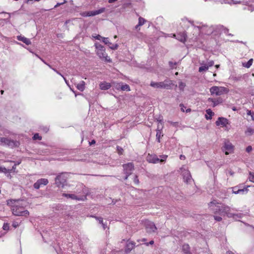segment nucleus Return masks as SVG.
<instances>
[{
	"instance_id": "obj_1",
	"label": "nucleus",
	"mask_w": 254,
	"mask_h": 254,
	"mask_svg": "<svg viewBox=\"0 0 254 254\" xmlns=\"http://www.w3.org/2000/svg\"><path fill=\"white\" fill-rule=\"evenodd\" d=\"M25 205L23 203V201L14 205L11 208L12 213L16 216H27L29 212L27 210H24Z\"/></svg>"
},
{
	"instance_id": "obj_2",
	"label": "nucleus",
	"mask_w": 254,
	"mask_h": 254,
	"mask_svg": "<svg viewBox=\"0 0 254 254\" xmlns=\"http://www.w3.org/2000/svg\"><path fill=\"white\" fill-rule=\"evenodd\" d=\"M215 213H218L220 215H226L228 217H234L235 214L231 213V209L228 206L220 203V205H217L216 208L213 209Z\"/></svg>"
},
{
	"instance_id": "obj_3",
	"label": "nucleus",
	"mask_w": 254,
	"mask_h": 254,
	"mask_svg": "<svg viewBox=\"0 0 254 254\" xmlns=\"http://www.w3.org/2000/svg\"><path fill=\"white\" fill-rule=\"evenodd\" d=\"M95 46L97 50L96 54L100 59L104 60L105 61L109 63L112 62L111 60L105 52V48L104 46L96 43L95 44Z\"/></svg>"
},
{
	"instance_id": "obj_4",
	"label": "nucleus",
	"mask_w": 254,
	"mask_h": 254,
	"mask_svg": "<svg viewBox=\"0 0 254 254\" xmlns=\"http://www.w3.org/2000/svg\"><path fill=\"white\" fill-rule=\"evenodd\" d=\"M67 174L66 173L59 174L55 178V184L59 188H64L67 185Z\"/></svg>"
},
{
	"instance_id": "obj_5",
	"label": "nucleus",
	"mask_w": 254,
	"mask_h": 254,
	"mask_svg": "<svg viewBox=\"0 0 254 254\" xmlns=\"http://www.w3.org/2000/svg\"><path fill=\"white\" fill-rule=\"evenodd\" d=\"M161 158H159L155 154H148L146 157L147 161L149 163H164L167 158V155H160Z\"/></svg>"
},
{
	"instance_id": "obj_6",
	"label": "nucleus",
	"mask_w": 254,
	"mask_h": 254,
	"mask_svg": "<svg viewBox=\"0 0 254 254\" xmlns=\"http://www.w3.org/2000/svg\"><path fill=\"white\" fill-rule=\"evenodd\" d=\"M211 95L215 94L217 96L221 95L228 92V89L224 87L212 86L210 89Z\"/></svg>"
},
{
	"instance_id": "obj_7",
	"label": "nucleus",
	"mask_w": 254,
	"mask_h": 254,
	"mask_svg": "<svg viewBox=\"0 0 254 254\" xmlns=\"http://www.w3.org/2000/svg\"><path fill=\"white\" fill-rule=\"evenodd\" d=\"M167 81L165 80L164 82H155L151 81L150 85L151 87L156 88H163V89H170L171 88V84L166 83Z\"/></svg>"
},
{
	"instance_id": "obj_8",
	"label": "nucleus",
	"mask_w": 254,
	"mask_h": 254,
	"mask_svg": "<svg viewBox=\"0 0 254 254\" xmlns=\"http://www.w3.org/2000/svg\"><path fill=\"white\" fill-rule=\"evenodd\" d=\"M105 10L106 8L105 7H102L96 10L85 11L82 13V15L83 16H93L105 12Z\"/></svg>"
},
{
	"instance_id": "obj_9",
	"label": "nucleus",
	"mask_w": 254,
	"mask_h": 254,
	"mask_svg": "<svg viewBox=\"0 0 254 254\" xmlns=\"http://www.w3.org/2000/svg\"><path fill=\"white\" fill-rule=\"evenodd\" d=\"M124 168V173L125 175L130 176L132 172L134 170V165L132 163H128L123 165Z\"/></svg>"
},
{
	"instance_id": "obj_10",
	"label": "nucleus",
	"mask_w": 254,
	"mask_h": 254,
	"mask_svg": "<svg viewBox=\"0 0 254 254\" xmlns=\"http://www.w3.org/2000/svg\"><path fill=\"white\" fill-rule=\"evenodd\" d=\"M49 183V181L48 179L42 178L40 179H39L36 182H35L34 185L33 187L35 189H39L41 185L46 186Z\"/></svg>"
},
{
	"instance_id": "obj_11",
	"label": "nucleus",
	"mask_w": 254,
	"mask_h": 254,
	"mask_svg": "<svg viewBox=\"0 0 254 254\" xmlns=\"http://www.w3.org/2000/svg\"><path fill=\"white\" fill-rule=\"evenodd\" d=\"M135 243L134 242L129 241V240H127L125 248V253H129L134 248L135 246Z\"/></svg>"
},
{
	"instance_id": "obj_12",
	"label": "nucleus",
	"mask_w": 254,
	"mask_h": 254,
	"mask_svg": "<svg viewBox=\"0 0 254 254\" xmlns=\"http://www.w3.org/2000/svg\"><path fill=\"white\" fill-rule=\"evenodd\" d=\"M176 38L180 42L185 43L186 41L187 35L185 31L178 33L177 34L174 35Z\"/></svg>"
},
{
	"instance_id": "obj_13",
	"label": "nucleus",
	"mask_w": 254,
	"mask_h": 254,
	"mask_svg": "<svg viewBox=\"0 0 254 254\" xmlns=\"http://www.w3.org/2000/svg\"><path fill=\"white\" fill-rule=\"evenodd\" d=\"M183 179L184 181L187 184H189L190 183L192 178L190 175V171L188 170H185L183 172Z\"/></svg>"
},
{
	"instance_id": "obj_14",
	"label": "nucleus",
	"mask_w": 254,
	"mask_h": 254,
	"mask_svg": "<svg viewBox=\"0 0 254 254\" xmlns=\"http://www.w3.org/2000/svg\"><path fill=\"white\" fill-rule=\"evenodd\" d=\"M145 229L147 233H151L155 232L157 230V227L155 223H145Z\"/></svg>"
},
{
	"instance_id": "obj_15",
	"label": "nucleus",
	"mask_w": 254,
	"mask_h": 254,
	"mask_svg": "<svg viewBox=\"0 0 254 254\" xmlns=\"http://www.w3.org/2000/svg\"><path fill=\"white\" fill-rule=\"evenodd\" d=\"M216 126H222V127H226L227 125L229 124V121L226 118L223 117H219L217 121L215 122Z\"/></svg>"
},
{
	"instance_id": "obj_16",
	"label": "nucleus",
	"mask_w": 254,
	"mask_h": 254,
	"mask_svg": "<svg viewBox=\"0 0 254 254\" xmlns=\"http://www.w3.org/2000/svg\"><path fill=\"white\" fill-rule=\"evenodd\" d=\"M233 149V146L229 142H225L222 147V150L225 152V154L227 155L232 152Z\"/></svg>"
},
{
	"instance_id": "obj_17",
	"label": "nucleus",
	"mask_w": 254,
	"mask_h": 254,
	"mask_svg": "<svg viewBox=\"0 0 254 254\" xmlns=\"http://www.w3.org/2000/svg\"><path fill=\"white\" fill-rule=\"evenodd\" d=\"M208 101L212 102L213 103L212 107H214L219 104L222 103L223 102V99L221 97L218 98L216 99L209 98L208 99Z\"/></svg>"
},
{
	"instance_id": "obj_18",
	"label": "nucleus",
	"mask_w": 254,
	"mask_h": 254,
	"mask_svg": "<svg viewBox=\"0 0 254 254\" xmlns=\"http://www.w3.org/2000/svg\"><path fill=\"white\" fill-rule=\"evenodd\" d=\"M182 251L184 254H192L190 247L188 244H184L182 246Z\"/></svg>"
},
{
	"instance_id": "obj_19",
	"label": "nucleus",
	"mask_w": 254,
	"mask_h": 254,
	"mask_svg": "<svg viewBox=\"0 0 254 254\" xmlns=\"http://www.w3.org/2000/svg\"><path fill=\"white\" fill-rule=\"evenodd\" d=\"M22 199H9L7 200V204L11 206V209L13 208V206L15 204L19 203V202L22 201Z\"/></svg>"
},
{
	"instance_id": "obj_20",
	"label": "nucleus",
	"mask_w": 254,
	"mask_h": 254,
	"mask_svg": "<svg viewBox=\"0 0 254 254\" xmlns=\"http://www.w3.org/2000/svg\"><path fill=\"white\" fill-rule=\"evenodd\" d=\"M17 39L18 40L22 41L27 45H29L31 44V42L29 39L24 36H22L21 35L18 36L17 37Z\"/></svg>"
},
{
	"instance_id": "obj_21",
	"label": "nucleus",
	"mask_w": 254,
	"mask_h": 254,
	"mask_svg": "<svg viewBox=\"0 0 254 254\" xmlns=\"http://www.w3.org/2000/svg\"><path fill=\"white\" fill-rule=\"evenodd\" d=\"M13 143L14 141L13 140H9V139L6 137H0V144L4 143L5 144L10 145H11V143Z\"/></svg>"
},
{
	"instance_id": "obj_22",
	"label": "nucleus",
	"mask_w": 254,
	"mask_h": 254,
	"mask_svg": "<svg viewBox=\"0 0 254 254\" xmlns=\"http://www.w3.org/2000/svg\"><path fill=\"white\" fill-rule=\"evenodd\" d=\"M63 196L67 198H70L72 199H75V200H81V199L78 197L77 195H76L74 194H68V193H64L63 194Z\"/></svg>"
},
{
	"instance_id": "obj_23",
	"label": "nucleus",
	"mask_w": 254,
	"mask_h": 254,
	"mask_svg": "<svg viewBox=\"0 0 254 254\" xmlns=\"http://www.w3.org/2000/svg\"><path fill=\"white\" fill-rule=\"evenodd\" d=\"M99 86L102 90H107L111 87L110 83L106 82L101 83Z\"/></svg>"
},
{
	"instance_id": "obj_24",
	"label": "nucleus",
	"mask_w": 254,
	"mask_h": 254,
	"mask_svg": "<svg viewBox=\"0 0 254 254\" xmlns=\"http://www.w3.org/2000/svg\"><path fill=\"white\" fill-rule=\"evenodd\" d=\"M207 217H209L208 219V221H212L213 220H216V221L220 222L222 220V218L220 216H213L211 215H208Z\"/></svg>"
},
{
	"instance_id": "obj_25",
	"label": "nucleus",
	"mask_w": 254,
	"mask_h": 254,
	"mask_svg": "<svg viewBox=\"0 0 254 254\" xmlns=\"http://www.w3.org/2000/svg\"><path fill=\"white\" fill-rule=\"evenodd\" d=\"M206 115H205V118L206 120H210L212 117L214 115V113L210 109L206 110Z\"/></svg>"
},
{
	"instance_id": "obj_26",
	"label": "nucleus",
	"mask_w": 254,
	"mask_h": 254,
	"mask_svg": "<svg viewBox=\"0 0 254 254\" xmlns=\"http://www.w3.org/2000/svg\"><path fill=\"white\" fill-rule=\"evenodd\" d=\"M85 82L81 81L77 85L76 87L79 91H83L85 89Z\"/></svg>"
},
{
	"instance_id": "obj_27",
	"label": "nucleus",
	"mask_w": 254,
	"mask_h": 254,
	"mask_svg": "<svg viewBox=\"0 0 254 254\" xmlns=\"http://www.w3.org/2000/svg\"><path fill=\"white\" fill-rule=\"evenodd\" d=\"M245 133L248 136H251L254 133V129L251 127H249L247 128Z\"/></svg>"
},
{
	"instance_id": "obj_28",
	"label": "nucleus",
	"mask_w": 254,
	"mask_h": 254,
	"mask_svg": "<svg viewBox=\"0 0 254 254\" xmlns=\"http://www.w3.org/2000/svg\"><path fill=\"white\" fill-rule=\"evenodd\" d=\"M253 62V59H250L247 63H243V65L247 68H249L252 64Z\"/></svg>"
},
{
	"instance_id": "obj_29",
	"label": "nucleus",
	"mask_w": 254,
	"mask_h": 254,
	"mask_svg": "<svg viewBox=\"0 0 254 254\" xmlns=\"http://www.w3.org/2000/svg\"><path fill=\"white\" fill-rule=\"evenodd\" d=\"M208 69V66H207L206 64H205L203 66H200L198 68V71L200 72H203L204 71H206Z\"/></svg>"
},
{
	"instance_id": "obj_30",
	"label": "nucleus",
	"mask_w": 254,
	"mask_h": 254,
	"mask_svg": "<svg viewBox=\"0 0 254 254\" xmlns=\"http://www.w3.org/2000/svg\"><path fill=\"white\" fill-rule=\"evenodd\" d=\"M102 41L105 43V44L109 46L112 45V43L109 41L108 38L103 37Z\"/></svg>"
},
{
	"instance_id": "obj_31",
	"label": "nucleus",
	"mask_w": 254,
	"mask_h": 254,
	"mask_svg": "<svg viewBox=\"0 0 254 254\" xmlns=\"http://www.w3.org/2000/svg\"><path fill=\"white\" fill-rule=\"evenodd\" d=\"M146 21L145 19L141 17H139L138 19V26L143 25Z\"/></svg>"
},
{
	"instance_id": "obj_32",
	"label": "nucleus",
	"mask_w": 254,
	"mask_h": 254,
	"mask_svg": "<svg viewBox=\"0 0 254 254\" xmlns=\"http://www.w3.org/2000/svg\"><path fill=\"white\" fill-rule=\"evenodd\" d=\"M245 191H248L247 188L244 187L243 189H240L239 188V189H238L237 190H236L235 191V194H238V193H239L242 192H243Z\"/></svg>"
},
{
	"instance_id": "obj_33",
	"label": "nucleus",
	"mask_w": 254,
	"mask_h": 254,
	"mask_svg": "<svg viewBox=\"0 0 254 254\" xmlns=\"http://www.w3.org/2000/svg\"><path fill=\"white\" fill-rule=\"evenodd\" d=\"M121 89L123 91H130V87L128 85L125 84L121 86Z\"/></svg>"
},
{
	"instance_id": "obj_34",
	"label": "nucleus",
	"mask_w": 254,
	"mask_h": 254,
	"mask_svg": "<svg viewBox=\"0 0 254 254\" xmlns=\"http://www.w3.org/2000/svg\"><path fill=\"white\" fill-rule=\"evenodd\" d=\"M220 203H219V202H217V201H216V200H213V201H211V202L208 204V205H209V206L210 207H211V206H212V205H213V204H214V205H215V208H216V206H217V205H220Z\"/></svg>"
},
{
	"instance_id": "obj_35",
	"label": "nucleus",
	"mask_w": 254,
	"mask_h": 254,
	"mask_svg": "<svg viewBox=\"0 0 254 254\" xmlns=\"http://www.w3.org/2000/svg\"><path fill=\"white\" fill-rule=\"evenodd\" d=\"M247 114L249 116H251V119L252 121H254V112H252L251 111L247 110Z\"/></svg>"
},
{
	"instance_id": "obj_36",
	"label": "nucleus",
	"mask_w": 254,
	"mask_h": 254,
	"mask_svg": "<svg viewBox=\"0 0 254 254\" xmlns=\"http://www.w3.org/2000/svg\"><path fill=\"white\" fill-rule=\"evenodd\" d=\"M177 63L176 62L173 63V62L170 61L169 62V65L170 66V67L171 69L176 68V67L175 66L177 65Z\"/></svg>"
},
{
	"instance_id": "obj_37",
	"label": "nucleus",
	"mask_w": 254,
	"mask_h": 254,
	"mask_svg": "<svg viewBox=\"0 0 254 254\" xmlns=\"http://www.w3.org/2000/svg\"><path fill=\"white\" fill-rule=\"evenodd\" d=\"M33 140H41L42 139V136H40L39 134L37 133L34 134L33 136Z\"/></svg>"
},
{
	"instance_id": "obj_38",
	"label": "nucleus",
	"mask_w": 254,
	"mask_h": 254,
	"mask_svg": "<svg viewBox=\"0 0 254 254\" xmlns=\"http://www.w3.org/2000/svg\"><path fill=\"white\" fill-rule=\"evenodd\" d=\"M100 227L103 229L105 230L106 228H107L108 230L109 229V226L108 225V223H100Z\"/></svg>"
},
{
	"instance_id": "obj_39",
	"label": "nucleus",
	"mask_w": 254,
	"mask_h": 254,
	"mask_svg": "<svg viewBox=\"0 0 254 254\" xmlns=\"http://www.w3.org/2000/svg\"><path fill=\"white\" fill-rule=\"evenodd\" d=\"M0 172L6 174L9 173V170H7L5 167L0 166Z\"/></svg>"
},
{
	"instance_id": "obj_40",
	"label": "nucleus",
	"mask_w": 254,
	"mask_h": 254,
	"mask_svg": "<svg viewBox=\"0 0 254 254\" xmlns=\"http://www.w3.org/2000/svg\"><path fill=\"white\" fill-rule=\"evenodd\" d=\"M249 174H250V177H249L250 181L254 183V173H252L251 172H250Z\"/></svg>"
},
{
	"instance_id": "obj_41",
	"label": "nucleus",
	"mask_w": 254,
	"mask_h": 254,
	"mask_svg": "<svg viewBox=\"0 0 254 254\" xmlns=\"http://www.w3.org/2000/svg\"><path fill=\"white\" fill-rule=\"evenodd\" d=\"M131 5V3L130 2H127V3H125L123 4L122 5V8L123 9H126L127 7H129Z\"/></svg>"
},
{
	"instance_id": "obj_42",
	"label": "nucleus",
	"mask_w": 254,
	"mask_h": 254,
	"mask_svg": "<svg viewBox=\"0 0 254 254\" xmlns=\"http://www.w3.org/2000/svg\"><path fill=\"white\" fill-rule=\"evenodd\" d=\"M133 182L135 184L138 185L139 183V179L138 178V176L136 175H134L133 178Z\"/></svg>"
},
{
	"instance_id": "obj_43",
	"label": "nucleus",
	"mask_w": 254,
	"mask_h": 254,
	"mask_svg": "<svg viewBox=\"0 0 254 254\" xmlns=\"http://www.w3.org/2000/svg\"><path fill=\"white\" fill-rule=\"evenodd\" d=\"M156 136V139H157L158 142H160V136H161V132L159 130H158L157 131Z\"/></svg>"
},
{
	"instance_id": "obj_44",
	"label": "nucleus",
	"mask_w": 254,
	"mask_h": 254,
	"mask_svg": "<svg viewBox=\"0 0 254 254\" xmlns=\"http://www.w3.org/2000/svg\"><path fill=\"white\" fill-rule=\"evenodd\" d=\"M119 47V45L117 44L111 45L109 46V48L112 50H117Z\"/></svg>"
},
{
	"instance_id": "obj_45",
	"label": "nucleus",
	"mask_w": 254,
	"mask_h": 254,
	"mask_svg": "<svg viewBox=\"0 0 254 254\" xmlns=\"http://www.w3.org/2000/svg\"><path fill=\"white\" fill-rule=\"evenodd\" d=\"M186 86L185 83L181 81L179 83V87L181 90H183L184 88Z\"/></svg>"
},
{
	"instance_id": "obj_46",
	"label": "nucleus",
	"mask_w": 254,
	"mask_h": 254,
	"mask_svg": "<svg viewBox=\"0 0 254 254\" xmlns=\"http://www.w3.org/2000/svg\"><path fill=\"white\" fill-rule=\"evenodd\" d=\"M9 223H3L2 228L4 230H9Z\"/></svg>"
},
{
	"instance_id": "obj_47",
	"label": "nucleus",
	"mask_w": 254,
	"mask_h": 254,
	"mask_svg": "<svg viewBox=\"0 0 254 254\" xmlns=\"http://www.w3.org/2000/svg\"><path fill=\"white\" fill-rule=\"evenodd\" d=\"M117 149L119 154H122L124 150L121 147L117 146Z\"/></svg>"
},
{
	"instance_id": "obj_48",
	"label": "nucleus",
	"mask_w": 254,
	"mask_h": 254,
	"mask_svg": "<svg viewBox=\"0 0 254 254\" xmlns=\"http://www.w3.org/2000/svg\"><path fill=\"white\" fill-rule=\"evenodd\" d=\"M169 123H170L171 125H172V126H174V127H178V124H179V123L178 122H173L172 121H170Z\"/></svg>"
},
{
	"instance_id": "obj_49",
	"label": "nucleus",
	"mask_w": 254,
	"mask_h": 254,
	"mask_svg": "<svg viewBox=\"0 0 254 254\" xmlns=\"http://www.w3.org/2000/svg\"><path fill=\"white\" fill-rule=\"evenodd\" d=\"M214 64V63L213 61H210L208 62V64H206V65L208 66V67H210V66H212V65H213Z\"/></svg>"
},
{
	"instance_id": "obj_50",
	"label": "nucleus",
	"mask_w": 254,
	"mask_h": 254,
	"mask_svg": "<svg viewBox=\"0 0 254 254\" xmlns=\"http://www.w3.org/2000/svg\"><path fill=\"white\" fill-rule=\"evenodd\" d=\"M246 150L248 153L250 152L252 150V147L251 146H248L246 148Z\"/></svg>"
},
{
	"instance_id": "obj_51",
	"label": "nucleus",
	"mask_w": 254,
	"mask_h": 254,
	"mask_svg": "<svg viewBox=\"0 0 254 254\" xmlns=\"http://www.w3.org/2000/svg\"><path fill=\"white\" fill-rule=\"evenodd\" d=\"M154 243V242L153 240H151L150 241L149 243H145V245L146 246H148L149 245H153Z\"/></svg>"
},
{
	"instance_id": "obj_52",
	"label": "nucleus",
	"mask_w": 254,
	"mask_h": 254,
	"mask_svg": "<svg viewBox=\"0 0 254 254\" xmlns=\"http://www.w3.org/2000/svg\"><path fill=\"white\" fill-rule=\"evenodd\" d=\"M93 37L96 39H97V40H100L101 38H102L103 39V37H102L100 35H96V36H93Z\"/></svg>"
},
{
	"instance_id": "obj_53",
	"label": "nucleus",
	"mask_w": 254,
	"mask_h": 254,
	"mask_svg": "<svg viewBox=\"0 0 254 254\" xmlns=\"http://www.w3.org/2000/svg\"><path fill=\"white\" fill-rule=\"evenodd\" d=\"M245 226H246L247 227H250V228H252V229H254V227H253L252 225H250L249 223H244Z\"/></svg>"
},
{
	"instance_id": "obj_54",
	"label": "nucleus",
	"mask_w": 254,
	"mask_h": 254,
	"mask_svg": "<svg viewBox=\"0 0 254 254\" xmlns=\"http://www.w3.org/2000/svg\"><path fill=\"white\" fill-rule=\"evenodd\" d=\"M238 189H239V187L238 186H236L235 187H233V190H233V192L235 193V191L236 190H237Z\"/></svg>"
},
{
	"instance_id": "obj_55",
	"label": "nucleus",
	"mask_w": 254,
	"mask_h": 254,
	"mask_svg": "<svg viewBox=\"0 0 254 254\" xmlns=\"http://www.w3.org/2000/svg\"><path fill=\"white\" fill-rule=\"evenodd\" d=\"M224 33H225V34L229 35V34H228L229 29H228V28H224Z\"/></svg>"
},
{
	"instance_id": "obj_56",
	"label": "nucleus",
	"mask_w": 254,
	"mask_h": 254,
	"mask_svg": "<svg viewBox=\"0 0 254 254\" xmlns=\"http://www.w3.org/2000/svg\"><path fill=\"white\" fill-rule=\"evenodd\" d=\"M12 226L14 228H17V227L19 226V224L18 223H12Z\"/></svg>"
},
{
	"instance_id": "obj_57",
	"label": "nucleus",
	"mask_w": 254,
	"mask_h": 254,
	"mask_svg": "<svg viewBox=\"0 0 254 254\" xmlns=\"http://www.w3.org/2000/svg\"><path fill=\"white\" fill-rule=\"evenodd\" d=\"M96 143V141L95 140H92L91 141L89 142V144L90 145H92V144H95Z\"/></svg>"
},
{
	"instance_id": "obj_58",
	"label": "nucleus",
	"mask_w": 254,
	"mask_h": 254,
	"mask_svg": "<svg viewBox=\"0 0 254 254\" xmlns=\"http://www.w3.org/2000/svg\"><path fill=\"white\" fill-rule=\"evenodd\" d=\"M180 106V107H181V110H182L183 112H184V108H185V106L184 105V104H181Z\"/></svg>"
},
{
	"instance_id": "obj_59",
	"label": "nucleus",
	"mask_w": 254,
	"mask_h": 254,
	"mask_svg": "<svg viewBox=\"0 0 254 254\" xmlns=\"http://www.w3.org/2000/svg\"><path fill=\"white\" fill-rule=\"evenodd\" d=\"M180 159H181V160H184V159L186 158V157H185V155H181L180 156Z\"/></svg>"
},
{
	"instance_id": "obj_60",
	"label": "nucleus",
	"mask_w": 254,
	"mask_h": 254,
	"mask_svg": "<svg viewBox=\"0 0 254 254\" xmlns=\"http://www.w3.org/2000/svg\"><path fill=\"white\" fill-rule=\"evenodd\" d=\"M95 219H96L97 220H99V222H103V219H102V218H100L99 219V218H97V217H95Z\"/></svg>"
},
{
	"instance_id": "obj_61",
	"label": "nucleus",
	"mask_w": 254,
	"mask_h": 254,
	"mask_svg": "<svg viewBox=\"0 0 254 254\" xmlns=\"http://www.w3.org/2000/svg\"><path fill=\"white\" fill-rule=\"evenodd\" d=\"M63 3H58L55 6V7H57L60 5H61V4H62Z\"/></svg>"
},
{
	"instance_id": "obj_62",
	"label": "nucleus",
	"mask_w": 254,
	"mask_h": 254,
	"mask_svg": "<svg viewBox=\"0 0 254 254\" xmlns=\"http://www.w3.org/2000/svg\"><path fill=\"white\" fill-rule=\"evenodd\" d=\"M232 109L233 110V111H237L238 109L236 107H233Z\"/></svg>"
},
{
	"instance_id": "obj_63",
	"label": "nucleus",
	"mask_w": 254,
	"mask_h": 254,
	"mask_svg": "<svg viewBox=\"0 0 254 254\" xmlns=\"http://www.w3.org/2000/svg\"><path fill=\"white\" fill-rule=\"evenodd\" d=\"M227 254H234V253L231 251H229L227 252Z\"/></svg>"
},
{
	"instance_id": "obj_64",
	"label": "nucleus",
	"mask_w": 254,
	"mask_h": 254,
	"mask_svg": "<svg viewBox=\"0 0 254 254\" xmlns=\"http://www.w3.org/2000/svg\"><path fill=\"white\" fill-rule=\"evenodd\" d=\"M129 176L128 175H126L125 177H124V180H127Z\"/></svg>"
}]
</instances>
